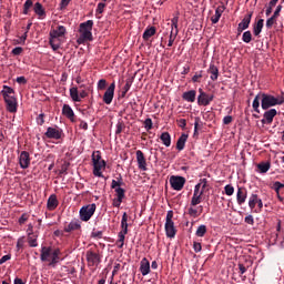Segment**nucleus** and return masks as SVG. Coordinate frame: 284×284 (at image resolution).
Returning a JSON list of instances; mask_svg holds the SVG:
<instances>
[{
  "instance_id": "nucleus-28",
  "label": "nucleus",
  "mask_w": 284,
  "mask_h": 284,
  "mask_svg": "<svg viewBox=\"0 0 284 284\" xmlns=\"http://www.w3.org/2000/svg\"><path fill=\"white\" fill-rule=\"evenodd\" d=\"M121 239L123 240V234H128V213H123L121 220Z\"/></svg>"
},
{
  "instance_id": "nucleus-16",
  "label": "nucleus",
  "mask_w": 284,
  "mask_h": 284,
  "mask_svg": "<svg viewBox=\"0 0 284 284\" xmlns=\"http://www.w3.org/2000/svg\"><path fill=\"white\" fill-rule=\"evenodd\" d=\"M252 14H254L252 11L248 12L243 18V20L239 23V27H237L239 34H241V32H243V30H247V28H250V23H252Z\"/></svg>"
},
{
  "instance_id": "nucleus-27",
  "label": "nucleus",
  "mask_w": 284,
  "mask_h": 284,
  "mask_svg": "<svg viewBox=\"0 0 284 284\" xmlns=\"http://www.w3.org/2000/svg\"><path fill=\"white\" fill-rule=\"evenodd\" d=\"M33 12L39 16V19H44L45 17V9L43 8V4H41V2H37L33 6Z\"/></svg>"
},
{
  "instance_id": "nucleus-61",
  "label": "nucleus",
  "mask_w": 284,
  "mask_h": 284,
  "mask_svg": "<svg viewBox=\"0 0 284 284\" xmlns=\"http://www.w3.org/2000/svg\"><path fill=\"white\" fill-rule=\"evenodd\" d=\"M232 121H234V119L232 118V115H226L223 119V123L224 125H230V123H232Z\"/></svg>"
},
{
  "instance_id": "nucleus-23",
  "label": "nucleus",
  "mask_w": 284,
  "mask_h": 284,
  "mask_svg": "<svg viewBox=\"0 0 284 284\" xmlns=\"http://www.w3.org/2000/svg\"><path fill=\"white\" fill-rule=\"evenodd\" d=\"M140 272L142 276H148L150 274V261L146 257H143L140 262Z\"/></svg>"
},
{
  "instance_id": "nucleus-58",
  "label": "nucleus",
  "mask_w": 284,
  "mask_h": 284,
  "mask_svg": "<svg viewBox=\"0 0 284 284\" xmlns=\"http://www.w3.org/2000/svg\"><path fill=\"white\" fill-rule=\"evenodd\" d=\"M91 236L92 239H103V231H93Z\"/></svg>"
},
{
  "instance_id": "nucleus-34",
  "label": "nucleus",
  "mask_w": 284,
  "mask_h": 284,
  "mask_svg": "<svg viewBox=\"0 0 284 284\" xmlns=\"http://www.w3.org/2000/svg\"><path fill=\"white\" fill-rule=\"evenodd\" d=\"M258 195L257 194H252L250 196V200H248V207L250 210H254V207H256V203H258Z\"/></svg>"
},
{
  "instance_id": "nucleus-63",
  "label": "nucleus",
  "mask_w": 284,
  "mask_h": 284,
  "mask_svg": "<svg viewBox=\"0 0 284 284\" xmlns=\"http://www.w3.org/2000/svg\"><path fill=\"white\" fill-rule=\"evenodd\" d=\"M197 185H201L203 192H205V187H207V179H201Z\"/></svg>"
},
{
  "instance_id": "nucleus-4",
  "label": "nucleus",
  "mask_w": 284,
  "mask_h": 284,
  "mask_svg": "<svg viewBox=\"0 0 284 284\" xmlns=\"http://www.w3.org/2000/svg\"><path fill=\"white\" fill-rule=\"evenodd\" d=\"M92 28H94L93 20H88L85 22L80 23V37L78 39V43H85V41H92Z\"/></svg>"
},
{
  "instance_id": "nucleus-42",
  "label": "nucleus",
  "mask_w": 284,
  "mask_h": 284,
  "mask_svg": "<svg viewBox=\"0 0 284 284\" xmlns=\"http://www.w3.org/2000/svg\"><path fill=\"white\" fill-rule=\"evenodd\" d=\"M130 88H132V81L126 80V82L122 89V94H121L122 98H125V94H128V92H130Z\"/></svg>"
},
{
  "instance_id": "nucleus-8",
  "label": "nucleus",
  "mask_w": 284,
  "mask_h": 284,
  "mask_svg": "<svg viewBox=\"0 0 284 284\" xmlns=\"http://www.w3.org/2000/svg\"><path fill=\"white\" fill-rule=\"evenodd\" d=\"M97 212V204H88L85 206H82L80 209V221L88 222L94 216V213Z\"/></svg>"
},
{
  "instance_id": "nucleus-11",
  "label": "nucleus",
  "mask_w": 284,
  "mask_h": 284,
  "mask_svg": "<svg viewBox=\"0 0 284 284\" xmlns=\"http://www.w3.org/2000/svg\"><path fill=\"white\" fill-rule=\"evenodd\" d=\"M114 90H116V83L112 82L103 94L102 101L105 105H110L114 100Z\"/></svg>"
},
{
  "instance_id": "nucleus-10",
  "label": "nucleus",
  "mask_w": 284,
  "mask_h": 284,
  "mask_svg": "<svg viewBox=\"0 0 284 284\" xmlns=\"http://www.w3.org/2000/svg\"><path fill=\"white\" fill-rule=\"evenodd\" d=\"M214 101V94H207L203 89H199L197 105L207 108Z\"/></svg>"
},
{
  "instance_id": "nucleus-19",
  "label": "nucleus",
  "mask_w": 284,
  "mask_h": 284,
  "mask_svg": "<svg viewBox=\"0 0 284 284\" xmlns=\"http://www.w3.org/2000/svg\"><path fill=\"white\" fill-rule=\"evenodd\" d=\"M62 114H63V116L69 119V121H71V123H74L77 121L75 115H74V110H72V106H70V104H63Z\"/></svg>"
},
{
  "instance_id": "nucleus-52",
  "label": "nucleus",
  "mask_w": 284,
  "mask_h": 284,
  "mask_svg": "<svg viewBox=\"0 0 284 284\" xmlns=\"http://www.w3.org/2000/svg\"><path fill=\"white\" fill-rule=\"evenodd\" d=\"M201 79H203V71L195 73L192 78L193 83H200Z\"/></svg>"
},
{
  "instance_id": "nucleus-31",
  "label": "nucleus",
  "mask_w": 284,
  "mask_h": 284,
  "mask_svg": "<svg viewBox=\"0 0 284 284\" xmlns=\"http://www.w3.org/2000/svg\"><path fill=\"white\" fill-rule=\"evenodd\" d=\"M160 140L162 141L163 145H165V148H170V145H172V136L169 132H163L160 135Z\"/></svg>"
},
{
  "instance_id": "nucleus-3",
  "label": "nucleus",
  "mask_w": 284,
  "mask_h": 284,
  "mask_svg": "<svg viewBox=\"0 0 284 284\" xmlns=\"http://www.w3.org/2000/svg\"><path fill=\"white\" fill-rule=\"evenodd\" d=\"M65 27L58 26L55 29H52L49 33V43L54 52L61 48V40H59L60 37L65 36Z\"/></svg>"
},
{
  "instance_id": "nucleus-38",
  "label": "nucleus",
  "mask_w": 284,
  "mask_h": 284,
  "mask_svg": "<svg viewBox=\"0 0 284 284\" xmlns=\"http://www.w3.org/2000/svg\"><path fill=\"white\" fill-rule=\"evenodd\" d=\"M203 201V195H193L191 199V206L196 207Z\"/></svg>"
},
{
  "instance_id": "nucleus-7",
  "label": "nucleus",
  "mask_w": 284,
  "mask_h": 284,
  "mask_svg": "<svg viewBox=\"0 0 284 284\" xmlns=\"http://www.w3.org/2000/svg\"><path fill=\"white\" fill-rule=\"evenodd\" d=\"M172 219H174V212L168 211L166 222L164 227H165L166 236L169 239H174V236H176V229L174 227V221H172Z\"/></svg>"
},
{
  "instance_id": "nucleus-54",
  "label": "nucleus",
  "mask_w": 284,
  "mask_h": 284,
  "mask_svg": "<svg viewBox=\"0 0 284 284\" xmlns=\"http://www.w3.org/2000/svg\"><path fill=\"white\" fill-rule=\"evenodd\" d=\"M153 123H152V119L148 118L144 121V128L148 132H150V130H152Z\"/></svg>"
},
{
  "instance_id": "nucleus-17",
  "label": "nucleus",
  "mask_w": 284,
  "mask_h": 284,
  "mask_svg": "<svg viewBox=\"0 0 284 284\" xmlns=\"http://www.w3.org/2000/svg\"><path fill=\"white\" fill-rule=\"evenodd\" d=\"M105 160H102L100 162L93 163V174L94 176H99V179H105V175H103V172L101 170H105Z\"/></svg>"
},
{
  "instance_id": "nucleus-26",
  "label": "nucleus",
  "mask_w": 284,
  "mask_h": 284,
  "mask_svg": "<svg viewBox=\"0 0 284 284\" xmlns=\"http://www.w3.org/2000/svg\"><path fill=\"white\" fill-rule=\"evenodd\" d=\"M185 143H187V134L182 133L181 136L178 139L176 150H179V152L185 150Z\"/></svg>"
},
{
  "instance_id": "nucleus-18",
  "label": "nucleus",
  "mask_w": 284,
  "mask_h": 284,
  "mask_svg": "<svg viewBox=\"0 0 284 284\" xmlns=\"http://www.w3.org/2000/svg\"><path fill=\"white\" fill-rule=\"evenodd\" d=\"M135 154H136L139 170H143V172H145L148 170V162L145 161V154H143V151L141 150H138Z\"/></svg>"
},
{
  "instance_id": "nucleus-14",
  "label": "nucleus",
  "mask_w": 284,
  "mask_h": 284,
  "mask_svg": "<svg viewBox=\"0 0 284 284\" xmlns=\"http://www.w3.org/2000/svg\"><path fill=\"white\" fill-rule=\"evenodd\" d=\"M19 165L22 170H28L30 168V153L22 151L19 155Z\"/></svg>"
},
{
  "instance_id": "nucleus-57",
  "label": "nucleus",
  "mask_w": 284,
  "mask_h": 284,
  "mask_svg": "<svg viewBox=\"0 0 284 284\" xmlns=\"http://www.w3.org/2000/svg\"><path fill=\"white\" fill-rule=\"evenodd\" d=\"M22 53H23V48H21V47H16L11 51V54H13L14 57H19V54H22Z\"/></svg>"
},
{
  "instance_id": "nucleus-56",
  "label": "nucleus",
  "mask_w": 284,
  "mask_h": 284,
  "mask_svg": "<svg viewBox=\"0 0 284 284\" xmlns=\"http://www.w3.org/2000/svg\"><path fill=\"white\" fill-rule=\"evenodd\" d=\"M103 10H105V3L103 2L98 3L97 10H95L97 14H103Z\"/></svg>"
},
{
  "instance_id": "nucleus-39",
  "label": "nucleus",
  "mask_w": 284,
  "mask_h": 284,
  "mask_svg": "<svg viewBox=\"0 0 284 284\" xmlns=\"http://www.w3.org/2000/svg\"><path fill=\"white\" fill-rule=\"evenodd\" d=\"M37 235H28V243L30 247H38L39 243H37Z\"/></svg>"
},
{
  "instance_id": "nucleus-51",
  "label": "nucleus",
  "mask_w": 284,
  "mask_h": 284,
  "mask_svg": "<svg viewBox=\"0 0 284 284\" xmlns=\"http://www.w3.org/2000/svg\"><path fill=\"white\" fill-rule=\"evenodd\" d=\"M203 190H201V184H196L194 187L193 196H203Z\"/></svg>"
},
{
  "instance_id": "nucleus-43",
  "label": "nucleus",
  "mask_w": 284,
  "mask_h": 284,
  "mask_svg": "<svg viewBox=\"0 0 284 284\" xmlns=\"http://www.w3.org/2000/svg\"><path fill=\"white\" fill-rule=\"evenodd\" d=\"M273 190L276 192V194L278 196V194H281V190H284V184L278 182V181H276L273 184Z\"/></svg>"
},
{
  "instance_id": "nucleus-21",
  "label": "nucleus",
  "mask_w": 284,
  "mask_h": 284,
  "mask_svg": "<svg viewBox=\"0 0 284 284\" xmlns=\"http://www.w3.org/2000/svg\"><path fill=\"white\" fill-rule=\"evenodd\" d=\"M187 214H189V216H191L192 219H199V216H200L201 214H203V205H200V206H197V207L191 205V206L187 209Z\"/></svg>"
},
{
  "instance_id": "nucleus-9",
  "label": "nucleus",
  "mask_w": 284,
  "mask_h": 284,
  "mask_svg": "<svg viewBox=\"0 0 284 284\" xmlns=\"http://www.w3.org/2000/svg\"><path fill=\"white\" fill-rule=\"evenodd\" d=\"M169 183L172 190H175L176 192H181V190L185 187V178L180 175H172L169 180Z\"/></svg>"
},
{
  "instance_id": "nucleus-48",
  "label": "nucleus",
  "mask_w": 284,
  "mask_h": 284,
  "mask_svg": "<svg viewBox=\"0 0 284 284\" xmlns=\"http://www.w3.org/2000/svg\"><path fill=\"white\" fill-rule=\"evenodd\" d=\"M276 17L272 16L266 20V28L270 30L276 23Z\"/></svg>"
},
{
  "instance_id": "nucleus-45",
  "label": "nucleus",
  "mask_w": 284,
  "mask_h": 284,
  "mask_svg": "<svg viewBox=\"0 0 284 284\" xmlns=\"http://www.w3.org/2000/svg\"><path fill=\"white\" fill-rule=\"evenodd\" d=\"M115 190V193H116V199H120L123 201V199H125V189L123 187H118V189H114Z\"/></svg>"
},
{
  "instance_id": "nucleus-46",
  "label": "nucleus",
  "mask_w": 284,
  "mask_h": 284,
  "mask_svg": "<svg viewBox=\"0 0 284 284\" xmlns=\"http://www.w3.org/2000/svg\"><path fill=\"white\" fill-rule=\"evenodd\" d=\"M242 41H244V43H250L252 41V32L245 31L242 36Z\"/></svg>"
},
{
  "instance_id": "nucleus-40",
  "label": "nucleus",
  "mask_w": 284,
  "mask_h": 284,
  "mask_svg": "<svg viewBox=\"0 0 284 284\" xmlns=\"http://www.w3.org/2000/svg\"><path fill=\"white\" fill-rule=\"evenodd\" d=\"M178 34H179V30H176L175 32L171 31L170 38H169V43H168L169 48H172V45H174V41H175Z\"/></svg>"
},
{
  "instance_id": "nucleus-15",
  "label": "nucleus",
  "mask_w": 284,
  "mask_h": 284,
  "mask_svg": "<svg viewBox=\"0 0 284 284\" xmlns=\"http://www.w3.org/2000/svg\"><path fill=\"white\" fill-rule=\"evenodd\" d=\"M278 114V111H276V109H271L264 112L263 114V119H262V123L263 124H267L271 125V123L274 122V116H276Z\"/></svg>"
},
{
  "instance_id": "nucleus-50",
  "label": "nucleus",
  "mask_w": 284,
  "mask_h": 284,
  "mask_svg": "<svg viewBox=\"0 0 284 284\" xmlns=\"http://www.w3.org/2000/svg\"><path fill=\"white\" fill-rule=\"evenodd\" d=\"M118 236H119V240L116 244H118V247L121 250L123 248V245L125 243V234H122V239H121V233H119Z\"/></svg>"
},
{
  "instance_id": "nucleus-2",
  "label": "nucleus",
  "mask_w": 284,
  "mask_h": 284,
  "mask_svg": "<svg viewBox=\"0 0 284 284\" xmlns=\"http://www.w3.org/2000/svg\"><path fill=\"white\" fill-rule=\"evenodd\" d=\"M61 250L60 248H52V246H42L41 247V254L40 260L42 263H45L49 261V265L51 267H54L57 263L61 260Z\"/></svg>"
},
{
  "instance_id": "nucleus-47",
  "label": "nucleus",
  "mask_w": 284,
  "mask_h": 284,
  "mask_svg": "<svg viewBox=\"0 0 284 284\" xmlns=\"http://www.w3.org/2000/svg\"><path fill=\"white\" fill-rule=\"evenodd\" d=\"M36 123L38 125H43L45 123V113H40L37 118H36Z\"/></svg>"
},
{
  "instance_id": "nucleus-44",
  "label": "nucleus",
  "mask_w": 284,
  "mask_h": 284,
  "mask_svg": "<svg viewBox=\"0 0 284 284\" xmlns=\"http://www.w3.org/2000/svg\"><path fill=\"white\" fill-rule=\"evenodd\" d=\"M101 161H103V160L101 159V151H94V152L92 153V163H99V162H101Z\"/></svg>"
},
{
  "instance_id": "nucleus-6",
  "label": "nucleus",
  "mask_w": 284,
  "mask_h": 284,
  "mask_svg": "<svg viewBox=\"0 0 284 284\" xmlns=\"http://www.w3.org/2000/svg\"><path fill=\"white\" fill-rule=\"evenodd\" d=\"M88 267H99L101 265V254L99 251L90 248L85 253Z\"/></svg>"
},
{
  "instance_id": "nucleus-22",
  "label": "nucleus",
  "mask_w": 284,
  "mask_h": 284,
  "mask_svg": "<svg viewBox=\"0 0 284 284\" xmlns=\"http://www.w3.org/2000/svg\"><path fill=\"white\" fill-rule=\"evenodd\" d=\"M47 207L50 212H53L55 207H59V200L57 199V194H51L47 201Z\"/></svg>"
},
{
  "instance_id": "nucleus-49",
  "label": "nucleus",
  "mask_w": 284,
  "mask_h": 284,
  "mask_svg": "<svg viewBox=\"0 0 284 284\" xmlns=\"http://www.w3.org/2000/svg\"><path fill=\"white\" fill-rule=\"evenodd\" d=\"M224 191L226 196H232L234 194V186H232L231 184H227L224 186Z\"/></svg>"
},
{
  "instance_id": "nucleus-59",
  "label": "nucleus",
  "mask_w": 284,
  "mask_h": 284,
  "mask_svg": "<svg viewBox=\"0 0 284 284\" xmlns=\"http://www.w3.org/2000/svg\"><path fill=\"white\" fill-rule=\"evenodd\" d=\"M28 219H30V215H28V213L22 214L19 219V224L23 225V223H26V221H28Z\"/></svg>"
},
{
  "instance_id": "nucleus-1",
  "label": "nucleus",
  "mask_w": 284,
  "mask_h": 284,
  "mask_svg": "<svg viewBox=\"0 0 284 284\" xmlns=\"http://www.w3.org/2000/svg\"><path fill=\"white\" fill-rule=\"evenodd\" d=\"M283 103L284 92L277 97L267 93H258L253 100L252 108L254 112L261 114V105L262 110H270V108H274V105H283Z\"/></svg>"
},
{
  "instance_id": "nucleus-36",
  "label": "nucleus",
  "mask_w": 284,
  "mask_h": 284,
  "mask_svg": "<svg viewBox=\"0 0 284 284\" xmlns=\"http://www.w3.org/2000/svg\"><path fill=\"white\" fill-rule=\"evenodd\" d=\"M1 95L2 97H12V95H14V89H12L8 85H3V90L1 91Z\"/></svg>"
},
{
  "instance_id": "nucleus-60",
  "label": "nucleus",
  "mask_w": 284,
  "mask_h": 284,
  "mask_svg": "<svg viewBox=\"0 0 284 284\" xmlns=\"http://www.w3.org/2000/svg\"><path fill=\"white\" fill-rule=\"evenodd\" d=\"M244 222L247 223V225H254V216L253 215H247L244 219Z\"/></svg>"
},
{
  "instance_id": "nucleus-20",
  "label": "nucleus",
  "mask_w": 284,
  "mask_h": 284,
  "mask_svg": "<svg viewBox=\"0 0 284 284\" xmlns=\"http://www.w3.org/2000/svg\"><path fill=\"white\" fill-rule=\"evenodd\" d=\"M236 201H237V204H240V205H243V203H245V201H247V189L237 187Z\"/></svg>"
},
{
  "instance_id": "nucleus-30",
  "label": "nucleus",
  "mask_w": 284,
  "mask_h": 284,
  "mask_svg": "<svg viewBox=\"0 0 284 284\" xmlns=\"http://www.w3.org/2000/svg\"><path fill=\"white\" fill-rule=\"evenodd\" d=\"M156 34V27H149L144 30L142 39L144 41H149L151 37H154Z\"/></svg>"
},
{
  "instance_id": "nucleus-53",
  "label": "nucleus",
  "mask_w": 284,
  "mask_h": 284,
  "mask_svg": "<svg viewBox=\"0 0 284 284\" xmlns=\"http://www.w3.org/2000/svg\"><path fill=\"white\" fill-rule=\"evenodd\" d=\"M108 88V81L105 79H101L98 82V90H105Z\"/></svg>"
},
{
  "instance_id": "nucleus-5",
  "label": "nucleus",
  "mask_w": 284,
  "mask_h": 284,
  "mask_svg": "<svg viewBox=\"0 0 284 284\" xmlns=\"http://www.w3.org/2000/svg\"><path fill=\"white\" fill-rule=\"evenodd\" d=\"M88 90L90 88H85L84 84H81L79 88L72 87L70 89V97L74 103H81V99H85L88 97Z\"/></svg>"
},
{
  "instance_id": "nucleus-62",
  "label": "nucleus",
  "mask_w": 284,
  "mask_h": 284,
  "mask_svg": "<svg viewBox=\"0 0 284 284\" xmlns=\"http://www.w3.org/2000/svg\"><path fill=\"white\" fill-rule=\"evenodd\" d=\"M179 128H182V130H185V125H187V121L185 119H180L178 121Z\"/></svg>"
},
{
  "instance_id": "nucleus-41",
  "label": "nucleus",
  "mask_w": 284,
  "mask_h": 284,
  "mask_svg": "<svg viewBox=\"0 0 284 284\" xmlns=\"http://www.w3.org/2000/svg\"><path fill=\"white\" fill-rule=\"evenodd\" d=\"M32 6H34L32 0H27L23 4V14H30V8H32Z\"/></svg>"
},
{
  "instance_id": "nucleus-55",
  "label": "nucleus",
  "mask_w": 284,
  "mask_h": 284,
  "mask_svg": "<svg viewBox=\"0 0 284 284\" xmlns=\"http://www.w3.org/2000/svg\"><path fill=\"white\" fill-rule=\"evenodd\" d=\"M122 185H123V181L112 180V182H111L112 190H116L118 187H121Z\"/></svg>"
},
{
  "instance_id": "nucleus-33",
  "label": "nucleus",
  "mask_w": 284,
  "mask_h": 284,
  "mask_svg": "<svg viewBox=\"0 0 284 284\" xmlns=\"http://www.w3.org/2000/svg\"><path fill=\"white\" fill-rule=\"evenodd\" d=\"M271 164L270 162H262L257 164V169L260 170L261 174H266L270 171Z\"/></svg>"
},
{
  "instance_id": "nucleus-35",
  "label": "nucleus",
  "mask_w": 284,
  "mask_h": 284,
  "mask_svg": "<svg viewBox=\"0 0 284 284\" xmlns=\"http://www.w3.org/2000/svg\"><path fill=\"white\" fill-rule=\"evenodd\" d=\"M223 14V10H221V7H217L215 10V14L211 18L212 23H217L221 21V17Z\"/></svg>"
},
{
  "instance_id": "nucleus-25",
  "label": "nucleus",
  "mask_w": 284,
  "mask_h": 284,
  "mask_svg": "<svg viewBox=\"0 0 284 284\" xmlns=\"http://www.w3.org/2000/svg\"><path fill=\"white\" fill-rule=\"evenodd\" d=\"M183 101H186L187 103H194L196 101V90H190L182 94Z\"/></svg>"
},
{
  "instance_id": "nucleus-24",
  "label": "nucleus",
  "mask_w": 284,
  "mask_h": 284,
  "mask_svg": "<svg viewBox=\"0 0 284 284\" xmlns=\"http://www.w3.org/2000/svg\"><path fill=\"white\" fill-rule=\"evenodd\" d=\"M77 230H81V222L79 220L71 221L67 226H64V232H77Z\"/></svg>"
},
{
  "instance_id": "nucleus-32",
  "label": "nucleus",
  "mask_w": 284,
  "mask_h": 284,
  "mask_svg": "<svg viewBox=\"0 0 284 284\" xmlns=\"http://www.w3.org/2000/svg\"><path fill=\"white\" fill-rule=\"evenodd\" d=\"M263 26H264V20L260 19L253 27V34H255V37H258V34H261V32H263Z\"/></svg>"
},
{
  "instance_id": "nucleus-29",
  "label": "nucleus",
  "mask_w": 284,
  "mask_h": 284,
  "mask_svg": "<svg viewBox=\"0 0 284 284\" xmlns=\"http://www.w3.org/2000/svg\"><path fill=\"white\" fill-rule=\"evenodd\" d=\"M207 72H209V74H211V81L219 80V68L216 65H214V63L210 64Z\"/></svg>"
},
{
  "instance_id": "nucleus-12",
  "label": "nucleus",
  "mask_w": 284,
  "mask_h": 284,
  "mask_svg": "<svg viewBox=\"0 0 284 284\" xmlns=\"http://www.w3.org/2000/svg\"><path fill=\"white\" fill-rule=\"evenodd\" d=\"M44 135L47 136V139H54L55 141H59V139L63 136V130L59 128L49 126Z\"/></svg>"
},
{
  "instance_id": "nucleus-37",
  "label": "nucleus",
  "mask_w": 284,
  "mask_h": 284,
  "mask_svg": "<svg viewBox=\"0 0 284 284\" xmlns=\"http://www.w3.org/2000/svg\"><path fill=\"white\" fill-rule=\"evenodd\" d=\"M195 234H196V236H199V237L205 236V234H207V226H205V224L200 225V226L197 227Z\"/></svg>"
},
{
  "instance_id": "nucleus-64",
  "label": "nucleus",
  "mask_w": 284,
  "mask_h": 284,
  "mask_svg": "<svg viewBox=\"0 0 284 284\" xmlns=\"http://www.w3.org/2000/svg\"><path fill=\"white\" fill-rule=\"evenodd\" d=\"M193 250H194V252L199 253V252H201V250H203V247L201 246V243L194 242Z\"/></svg>"
},
{
  "instance_id": "nucleus-13",
  "label": "nucleus",
  "mask_w": 284,
  "mask_h": 284,
  "mask_svg": "<svg viewBox=\"0 0 284 284\" xmlns=\"http://www.w3.org/2000/svg\"><path fill=\"white\" fill-rule=\"evenodd\" d=\"M4 103L7 105L8 112H17V97L13 95H4L3 97Z\"/></svg>"
}]
</instances>
